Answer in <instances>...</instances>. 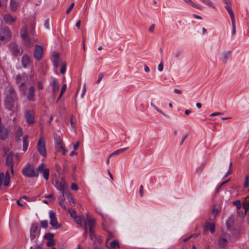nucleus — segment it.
I'll return each instance as SVG.
<instances>
[{
	"instance_id": "1",
	"label": "nucleus",
	"mask_w": 249,
	"mask_h": 249,
	"mask_svg": "<svg viewBox=\"0 0 249 249\" xmlns=\"http://www.w3.org/2000/svg\"><path fill=\"white\" fill-rule=\"evenodd\" d=\"M5 106L8 110H12L16 106L17 100L16 94L15 90L11 86H8L6 89Z\"/></svg>"
},
{
	"instance_id": "2",
	"label": "nucleus",
	"mask_w": 249,
	"mask_h": 249,
	"mask_svg": "<svg viewBox=\"0 0 249 249\" xmlns=\"http://www.w3.org/2000/svg\"><path fill=\"white\" fill-rule=\"evenodd\" d=\"M22 174L28 178L38 177V173L36 172L33 164L28 163L22 170Z\"/></svg>"
},
{
	"instance_id": "3",
	"label": "nucleus",
	"mask_w": 249,
	"mask_h": 249,
	"mask_svg": "<svg viewBox=\"0 0 249 249\" xmlns=\"http://www.w3.org/2000/svg\"><path fill=\"white\" fill-rule=\"evenodd\" d=\"M53 183L57 189L61 192L63 199L65 200V195H67L66 181L62 180L61 182H59L58 180H55L54 182L53 181Z\"/></svg>"
},
{
	"instance_id": "4",
	"label": "nucleus",
	"mask_w": 249,
	"mask_h": 249,
	"mask_svg": "<svg viewBox=\"0 0 249 249\" xmlns=\"http://www.w3.org/2000/svg\"><path fill=\"white\" fill-rule=\"evenodd\" d=\"M20 36L24 45L30 47L32 46L31 41L29 38L27 29L23 27L20 31Z\"/></svg>"
},
{
	"instance_id": "5",
	"label": "nucleus",
	"mask_w": 249,
	"mask_h": 249,
	"mask_svg": "<svg viewBox=\"0 0 249 249\" xmlns=\"http://www.w3.org/2000/svg\"><path fill=\"white\" fill-rule=\"evenodd\" d=\"M11 33L9 29L5 27L0 31V41L7 42L10 40Z\"/></svg>"
},
{
	"instance_id": "6",
	"label": "nucleus",
	"mask_w": 249,
	"mask_h": 249,
	"mask_svg": "<svg viewBox=\"0 0 249 249\" xmlns=\"http://www.w3.org/2000/svg\"><path fill=\"white\" fill-rule=\"evenodd\" d=\"M16 83L18 85L19 89L22 95L25 96L26 94V86L22 77L20 75L16 76Z\"/></svg>"
},
{
	"instance_id": "7",
	"label": "nucleus",
	"mask_w": 249,
	"mask_h": 249,
	"mask_svg": "<svg viewBox=\"0 0 249 249\" xmlns=\"http://www.w3.org/2000/svg\"><path fill=\"white\" fill-rule=\"evenodd\" d=\"M49 217L50 218V224L55 229L60 228L61 225L58 224L55 213L52 211L49 212Z\"/></svg>"
},
{
	"instance_id": "8",
	"label": "nucleus",
	"mask_w": 249,
	"mask_h": 249,
	"mask_svg": "<svg viewBox=\"0 0 249 249\" xmlns=\"http://www.w3.org/2000/svg\"><path fill=\"white\" fill-rule=\"evenodd\" d=\"M37 150L39 154L43 157L46 156V150L45 145V140L43 138H40L37 143Z\"/></svg>"
},
{
	"instance_id": "9",
	"label": "nucleus",
	"mask_w": 249,
	"mask_h": 249,
	"mask_svg": "<svg viewBox=\"0 0 249 249\" xmlns=\"http://www.w3.org/2000/svg\"><path fill=\"white\" fill-rule=\"evenodd\" d=\"M40 230L38 228L37 224H34L32 225L30 230V238L31 240H34L36 237L38 236L39 234Z\"/></svg>"
},
{
	"instance_id": "10",
	"label": "nucleus",
	"mask_w": 249,
	"mask_h": 249,
	"mask_svg": "<svg viewBox=\"0 0 249 249\" xmlns=\"http://www.w3.org/2000/svg\"><path fill=\"white\" fill-rule=\"evenodd\" d=\"M4 178V185L5 186H8L9 185L10 181L9 173L7 172L6 173L5 176L4 177V173L3 172H1L0 173V187L1 186L2 184Z\"/></svg>"
},
{
	"instance_id": "11",
	"label": "nucleus",
	"mask_w": 249,
	"mask_h": 249,
	"mask_svg": "<svg viewBox=\"0 0 249 249\" xmlns=\"http://www.w3.org/2000/svg\"><path fill=\"white\" fill-rule=\"evenodd\" d=\"M229 234L226 233H224L222 234L219 239V246L223 248L226 246V245L228 243V241L229 239Z\"/></svg>"
},
{
	"instance_id": "12",
	"label": "nucleus",
	"mask_w": 249,
	"mask_h": 249,
	"mask_svg": "<svg viewBox=\"0 0 249 249\" xmlns=\"http://www.w3.org/2000/svg\"><path fill=\"white\" fill-rule=\"evenodd\" d=\"M43 48L40 45H36L34 53V57L39 60L42 57Z\"/></svg>"
},
{
	"instance_id": "13",
	"label": "nucleus",
	"mask_w": 249,
	"mask_h": 249,
	"mask_svg": "<svg viewBox=\"0 0 249 249\" xmlns=\"http://www.w3.org/2000/svg\"><path fill=\"white\" fill-rule=\"evenodd\" d=\"M9 49L11 53L15 55L20 53V48L15 42H12L9 44Z\"/></svg>"
},
{
	"instance_id": "14",
	"label": "nucleus",
	"mask_w": 249,
	"mask_h": 249,
	"mask_svg": "<svg viewBox=\"0 0 249 249\" xmlns=\"http://www.w3.org/2000/svg\"><path fill=\"white\" fill-rule=\"evenodd\" d=\"M3 20L7 24H12L17 20L16 17H12L10 14H7L4 15Z\"/></svg>"
},
{
	"instance_id": "15",
	"label": "nucleus",
	"mask_w": 249,
	"mask_h": 249,
	"mask_svg": "<svg viewBox=\"0 0 249 249\" xmlns=\"http://www.w3.org/2000/svg\"><path fill=\"white\" fill-rule=\"evenodd\" d=\"M31 63L30 56L27 54H24L22 57V65L23 68H26L29 66Z\"/></svg>"
},
{
	"instance_id": "16",
	"label": "nucleus",
	"mask_w": 249,
	"mask_h": 249,
	"mask_svg": "<svg viewBox=\"0 0 249 249\" xmlns=\"http://www.w3.org/2000/svg\"><path fill=\"white\" fill-rule=\"evenodd\" d=\"M52 61L53 66L55 68H57L61 61V59L59 58V53H54L52 56Z\"/></svg>"
},
{
	"instance_id": "17",
	"label": "nucleus",
	"mask_w": 249,
	"mask_h": 249,
	"mask_svg": "<svg viewBox=\"0 0 249 249\" xmlns=\"http://www.w3.org/2000/svg\"><path fill=\"white\" fill-rule=\"evenodd\" d=\"M34 113L32 111L27 110L26 111L25 118L28 124H33L34 123Z\"/></svg>"
},
{
	"instance_id": "18",
	"label": "nucleus",
	"mask_w": 249,
	"mask_h": 249,
	"mask_svg": "<svg viewBox=\"0 0 249 249\" xmlns=\"http://www.w3.org/2000/svg\"><path fill=\"white\" fill-rule=\"evenodd\" d=\"M95 220L93 219H84V224L89 227V230H93L95 226Z\"/></svg>"
},
{
	"instance_id": "19",
	"label": "nucleus",
	"mask_w": 249,
	"mask_h": 249,
	"mask_svg": "<svg viewBox=\"0 0 249 249\" xmlns=\"http://www.w3.org/2000/svg\"><path fill=\"white\" fill-rule=\"evenodd\" d=\"M8 137L7 130L1 124H0V138L3 140H5Z\"/></svg>"
},
{
	"instance_id": "20",
	"label": "nucleus",
	"mask_w": 249,
	"mask_h": 249,
	"mask_svg": "<svg viewBox=\"0 0 249 249\" xmlns=\"http://www.w3.org/2000/svg\"><path fill=\"white\" fill-rule=\"evenodd\" d=\"M35 88L34 86H31L28 89V93L27 98L30 101H34L35 100Z\"/></svg>"
},
{
	"instance_id": "21",
	"label": "nucleus",
	"mask_w": 249,
	"mask_h": 249,
	"mask_svg": "<svg viewBox=\"0 0 249 249\" xmlns=\"http://www.w3.org/2000/svg\"><path fill=\"white\" fill-rule=\"evenodd\" d=\"M52 85H53V89H52V92L54 94H55L58 91V90L59 89V85L57 80L53 78V80Z\"/></svg>"
},
{
	"instance_id": "22",
	"label": "nucleus",
	"mask_w": 249,
	"mask_h": 249,
	"mask_svg": "<svg viewBox=\"0 0 249 249\" xmlns=\"http://www.w3.org/2000/svg\"><path fill=\"white\" fill-rule=\"evenodd\" d=\"M28 136L25 135L23 138V151L25 152L27 151L28 146Z\"/></svg>"
},
{
	"instance_id": "23",
	"label": "nucleus",
	"mask_w": 249,
	"mask_h": 249,
	"mask_svg": "<svg viewBox=\"0 0 249 249\" xmlns=\"http://www.w3.org/2000/svg\"><path fill=\"white\" fill-rule=\"evenodd\" d=\"M13 154L12 152L9 153L6 159V164L7 166H10L12 165V163L13 161Z\"/></svg>"
},
{
	"instance_id": "24",
	"label": "nucleus",
	"mask_w": 249,
	"mask_h": 249,
	"mask_svg": "<svg viewBox=\"0 0 249 249\" xmlns=\"http://www.w3.org/2000/svg\"><path fill=\"white\" fill-rule=\"evenodd\" d=\"M18 5V3L15 0H10V8L12 11H16Z\"/></svg>"
},
{
	"instance_id": "25",
	"label": "nucleus",
	"mask_w": 249,
	"mask_h": 249,
	"mask_svg": "<svg viewBox=\"0 0 249 249\" xmlns=\"http://www.w3.org/2000/svg\"><path fill=\"white\" fill-rule=\"evenodd\" d=\"M54 139L55 141V145L61 144L63 143L62 139L57 134L54 135Z\"/></svg>"
},
{
	"instance_id": "26",
	"label": "nucleus",
	"mask_w": 249,
	"mask_h": 249,
	"mask_svg": "<svg viewBox=\"0 0 249 249\" xmlns=\"http://www.w3.org/2000/svg\"><path fill=\"white\" fill-rule=\"evenodd\" d=\"M184 0L185 1V2L190 4L192 7H193L196 9H197L198 10H202V8L200 7H199L197 4L194 3L191 0Z\"/></svg>"
},
{
	"instance_id": "27",
	"label": "nucleus",
	"mask_w": 249,
	"mask_h": 249,
	"mask_svg": "<svg viewBox=\"0 0 249 249\" xmlns=\"http://www.w3.org/2000/svg\"><path fill=\"white\" fill-rule=\"evenodd\" d=\"M231 55V51H229L226 52H225L223 53V61H224L225 63L226 62L227 59L230 57Z\"/></svg>"
},
{
	"instance_id": "28",
	"label": "nucleus",
	"mask_w": 249,
	"mask_h": 249,
	"mask_svg": "<svg viewBox=\"0 0 249 249\" xmlns=\"http://www.w3.org/2000/svg\"><path fill=\"white\" fill-rule=\"evenodd\" d=\"M66 195V196L68 195V198L69 199V201L71 206L74 207L75 206V203L74 202V199L71 196V194L68 193V194H67V195Z\"/></svg>"
},
{
	"instance_id": "29",
	"label": "nucleus",
	"mask_w": 249,
	"mask_h": 249,
	"mask_svg": "<svg viewBox=\"0 0 249 249\" xmlns=\"http://www.w3.org/2000/svg\"><path fill=\"white\" fill-rule=\"evenodd\" d=\"M127 149V148L126 147V148H122V149H120L117 150L115 151L114 152H113L112 153H111L109 155V157H112L113 156H114V155H119L120 153H121L122 152H124V150H125Z\"/></svg>"
},
{
	"instance_id": "30",
	"label": "nucleus",
	"mask_w": 249,
	"mask_h": 249,
	"mask_svg": "<svg viewBox=\"0 0 249 249\" xmlns=\"http://www.w3.org/2000/svg\"><path fill=\"white\" fill-rule=\"evenodd\" d=\"M225 8L227 9V11L228 12V13L230 15L231 20L234 19L233 12L232 10L231 9V8L229 6H226Z\"/></svg>"
},
{
	"instance_id": "31",
	"label": "nucleus",
	"mask_w": 249,
	"mask_h": 249,
	"mask_svg": "<svg viewBox=\"0 0 249 249\" xmlns=\"http://www.w3.org/2000/svg\"><path fill=\"white\" fill-rule=\"evenodd\" d=\"M22 135V130L20 128L18 129L16 133V140L17 141L20 140V137Z\"/></svg>"
},
{
	"instance_id": "32",
	"label": "nucleus",
	"mask_w": 249,
	"mask_h": 249,
	"mask_svg": "<svg viewBox=\"0 0 249 249\" xmlns=\"http://www.w3.org/2000/svg\"><path fill=\"white\" fill-rule=\"evenodd\" d=\"M73 219L77 224L79 225L81 227L82 226V219L81 216L75 215Z\"/></svg>"
},
{
	"instance_id": "33",
	"label": "nucleus",
	"mask_w": 249,
	"mask_h": 249,
	"mask_svg": "<svg viewBox=\"0 0 249 249\" xmlns=\"http://www.w3.org/2000/svg\"><path fill=\"white\" fill-rule=\"evenodd\" d=\"M110 246L111 249H115L116 248H119V243L116 240H114L111 242Z\"/></svg>"
},
{
	"instance_id": "34",
	"label": "nucleus",
	"mask_w": 249,
	"mask_h": 249,
	"mask_svg": "<svg viewBox=\"0 0 249 249\" xmlns=\"http://www.w3.org/2000/svg\"><path fill=\"white\" fill-rule=\"evenodd\" d=\"M42 173H43V177L45 179L47 180L49 177V169H45Z\"/></svg>"
},
{
	"instance_id": "35",
	"label": "nucleus",
	"mask_w": 249,
	"mask_h": 249,
	"mask_svg": "<svg viewBox=\"0 0 249 249\" xmlns=\"http://www.w3.org/2000/svg\"><path fill=\"white\" fill-rule=\"evenodd\" d=\"M54 236V235L53 233H47L45 234L44 237L47 240H50L53 239Z\"/></svg>"
},
{
	"instance_id": "36",
	"label": "nucleus",
	"mask_w": 249,
	"mask_h": 249,
	"mask_svg": "<svg viewBox=\"0 0 249 249\" xmlns=\"http://www.w3.org/2000/svg\"><path fill=\"white\" fill-rule=\"evenodd\" d=\"M220 211V208L219 206H214L213 211L212 213L213 214L214 216L215 217Z\"/></svg>"
},
{
	"instance_id": "37",
	"label": "nucleus",
	"mask_w": 249,
	"mask_h": 249,
	"mask_svg": "<svg viewBox=\"0 0 249 249\" xmlns=\"http://www.w3.org/2000/svg\"><path fill=\"white\" fill-rule=\"evenodd\" d=\"M202 2H203L204 3H205V4L211 7H213V8H214V6L213 3V2L212 1H211L210 0H200Z\"/></svg>"
},
{
	"instance_id": "38",
	"label": "nucleus",
	"mask_w": 249,
	"mask_h": 249,
	"mask_svg": "<svg viewBox=\"0 0 249 249\" xmlns=\"http://www.w3.org/2000/svg\"><path fill=\"white\" fill-rule=\"evenodd\" d=\"M45 166V164L43 163H41L39 166L37 167L36 171V172H38L39 173V172H42L43 170L45 169L44 167Z\"/></svg>"
},
{
	"instance_id": "39",
	"label": "nucleus",
	"mask_w": 249,
	"mask_h": 249,
	"mask_svg": "<svg viewBox=\"0 0 249 249\" xmlns=\"http://www.w3.org/2000/svg\"><path fill=\"white\" fill-rule=\"evenodd\" d=\"M66 62H62L61 63L60 72L62 74H64L66 71Z\"/></svg>"
},
{
	"instance_id": "40",
	"label": "nucleus",
	"mask_w": 249,
	"mask_h": 249,
	"mask_svg": "<svg viewBox=\"0 0 249 249\" xmlns=\"http://www.w3.org/2000/svg\"><path fill=\"white\" fill-rule=\"evenodd\" d=\"M46 245L48 247H52L55 245V240L54 239L48 240Z\"/></svg>"
},
{
	"instance_id": "41",
	"label": "nucleus",
	"mask_w": 249,
	"mask_h": 249,
	"mask_svg": "<svg viewBox=\"0 0 249 249\" xmlns=\"http://www.w3.org/2000/svg\"><path fill=\"white\" fill-rule=\"evenodd\" d=\"M41 225L43 228H47L48 226V223L47 220H43L40 222Z\"/></svg>"
},
{
	"instance_id": "42",
	"label": "nucleus",
	"mask_w": 249,
	"mask_h": 249,
	"mask_svg": "<svg viewBox=\"0 0 249 249\" xmlns=\"http://www.w3.org/2000/svg\"><path fill=\"white\" fill-rule=\"evenodd\" d=\"M63 148H64V147L62 145V143L55 145V149L58 152H60Z\"/></svg>"
},
{
	"instance_id": "43",
	"label": "nucleus",
	"mask_w": 249,
	"mask_h": 249,
	"mask_svg": "<svg viewBox=\"0 0 249 249\" xmlns=\"http://www.w3.org/2000/svg\"><path fill=\"white\" fill-rule=\"evenodd\" d=\"M231 166H232V163H231V162H230V165H229V170L228 171V172L226 173V174L224 178H226L227 176H228L229 175H230L232 174V170L231 169Z\"/></svg>"
},
{
	"instance_id": "44",
	"label": "nucleus",
	"mask_w": 249,
	"mask_h": 249,
	"mask_svg": "<svg viewBox=\"0 0 249 249\" xmlns=\"http://www.w3.org/2000/svg\"><path fill=\"white\" fill-rule=\"evenodd\" d=\"M231 23H232V35H234L235 34V20H231Z\"/></svg>"
},
{
	"instance_id": "45",
	"label": "nucleus",
	"mask_w": 249,
	"mask_h": 249,
	"mask_svg": "<svg viewBox=\"0 0 249 249\" xmlns=\"http://www.w3.org/2000/svg\"><path fill=\"white\" fill-rule=\"evenodd\" d=\"M60 199H61V201H60L59 202V205L63 208H64V209H66V207L64 204V200L63 199V196H60Z\"/></svg>"
},
{
	"instance_id": "46",
	"label": "nucleus",
	"mask_w": 249,
	"mask_h": 249,
	"mask_svg": "<svg viewBox=\"0 0 249 249\" xmlns=\"http://www.w3.org/2000/svg\"><path fill=\"white\" fill-rule=\"evenodd\" d=\"M249 186V177L247 176L245 178V181L244 183L245 187H248Z\"/></svg>"
},
{
	"instance_id": "47",
	"label": "nucleus",
	"mask_w": 249,
	"mask_h": 249,
	"mask_svg": "<svg viewBox=\"0 0 249 249\" xmlns=\"http://www.w3.org/2000/svg\"><path fill=\"white\" fill-rule=\"evenodd\" d=\"M44 26L45 28L47 29H49L50 28V24L49 23V19H46L44 23Z\"/></svg>"
},
{
	"instance_id": "48",
	"label": "nucleus",
	"mask_w": 249,
	"mask_h": 249,
	"mask_svg": "<svg viewBox=\"0 0 249 249\" xmlns=\"http://www.w3.org/2000/svg\"><path fill=\"white\" fill-rule=\"evenodd\" d=\"M210 231L212 233H213L215 231V225L214 223L211 224L210 227Z\"/></svg>"
},
{
	"instance_id": "49",
	"label": "nucleus",
	"mask_w": 249,
	"mask_h": 249,
	"mask_svg": "<svg viewBox=\"0 0 249 249\" xmlns=\"http://www.w3.org/2000/svg\"><path fill=\"white\" fill-rule=\"evenodd\" d=\"M74 6V3H73V2L71 3V5H70V6L69 7V8H68V9L67 10L66 13L67 14L69 13L70 12V11H71V10L73 8Z\"/></svg>"
},
{
	"instance_id": "50",
	"label": "nucleus",
	"mask_w": 249,
	"mask_h": 249,
	"mask_svg": "<svg viewBox=\"0 0 249 249\" xmlns=\"http://www.w3.org/2000/svg\"><path fill=\"white\" fill-rule=\"evenodd\" d=\"M89 236L91 240H93V238L95 237V235L93 232V230H89Z\"/></svg>"
},
{
	"instance_id": "51",
	"label": "nucleus",
	"mask_w": 249,
	"mask_h": 249,
	"mask_svg": "<svg viewBox=\"0 0 249 249\" xmlns=\"http://www.w3.org/2000/svg\"><path fill=\"white\" fill-rule=\"evenodd\" d=\"M243 208L245 210V212H247L249 208V203L245 202L243 205Z\"/></svg>"
},
{
	"instance_id": "52",
	"label": "nucleus",
	"mask_w": 249,
	"mask_h": 249,
	"mask_svg": "<svg viewBox=\"0 0 249 249\" xmlns=\"http://www.w3.org/2000/svg\"><path fill=\"white\" fill-rule=\"evenodd\" d=\"M233 203L236 206L238 209L241 207V204L239 201H234Z\"/></svg>"
},
{
	"instance_id": "53",
	"label": "nucleus",
	"mask_w": 249,
	"mask_h": 249,
	"mask_svg": "<svg viewBox=\"0 0 249 249\" xmlns=\"http://www.w3.org/2000/svg\"><path fill=\"white\" fill-rule=\"evenodd\" d=\"M71 189L76 191L78 190V187L75 183H72L71 185Z\"/></svg>"
},
{
	"instance_id": "54",
	"label": "nucleus",
	"mask_w": 249,
	"mask_h": 249,
	"mask_svg": "<svg viewBox=\"0 0 249 249\" xmlns=\"http://www.w3.org/2000/svg\"><path fill=\"white\" fill-rule=\"evenodd\" d=\"M104 76V73H100L98 79L97 80V83H99Z\"/></svg>"
},
{
	"instance_id": "55",
	"label": "nucleus",
	"mask_w": 249,
	"mask_h": 249,
	"mask_svg": "<svg viewBox=\"0 0 249 249\" xmlns=\"http://www.w3.org/2000/svg\"><path fill=\"white\" fill-rule=\"evenodd\" d=\"M67 86L66 84H64L61 88L60 94L63 95V93L65 91L66 89Z\"/></svg>"
},
{
	"instance_id": "56",
	"label": "nucleus",
	"mask_w": 249,
	"mask_h": 249,
	"mask_svg": "<svg viewBox=\"0 0 249 249\" xmlns=\"http://www.w3.org/2000/svg\"><path fill=\"white\" fill-rule=\"evenodd\" d=\"M158 69L160 71H162L163 69L162 62H161L160 64L158 65Z\"/></svg>"
},
{
	"instance_id": "57",
	"label": "nucleus",
	"mask_w": 249,
	"mask_h": 249,
	"mask_svg": "<svg viewBox=\"0 0 249 249\" xmlns=\"http://www.w3.org/2000/svg\"><path fill=\"white\" fill-rule=\"evenodd\" d=\"M71 217L74 218V216L75 215H77L76 214V211H75L74 210H72V211H71L70 210H69Z\"/></svg>"
},
{
	"instance_id": "58",
	"label": "nucleus",
	"mask_w": 249,
	"mask_h": 249,
	"mask_svg": "<svg viewBox=\"0 0 249 249\" xmlns=\"http://www.w3.org/2000/svg\"><path fill=\"white\" fill-rule=\"evenodd\" d=\"M203 170V166H201L197 168L196 172L198 174H200L202 172Z\"/></svg>"
},
{
	"instance_id": "59",
	"label": "nucleus",
	"mask_w": 249,
	"mask_h": 249,
	"mask_svg": "<svg viewBox=\"0 0 249 249\" xmlns=\"http://www.w3.org/2000/svg\"><path fill=\"white\" fill-rule=\"evenodd\" d=\"M88 226H87L86 225L84 224L83 227H84V229L85 230V232H84V236H85V237L86 238L87 237V233H88V228H87Z\"/></svg>"
},
{
	"instance_id": "60",
	"label": "nucleus",
	"mask_w": 249,
	"mask_h": 249,
	"mask_svg": "<svg viewBox=\"0 0 249 249\" xmlns=\"http://www.w3.org/2000/svg\"><path fill=\"white\" fill-rule=\"evenodd\" d=\"M73 116L72 115L71 119V124L73 128H74L75 132L76 131V127L75 125L74 124L73 120H72Z\"/></svg>"
},
{
	"instance_id": "61",
	"label": "nucleus",
	"mask_w": 249,
	"mask_h": 249,
	"mask_svg": "<svg viewBox=\"0 0 249 249\" xmlns=\"http://www.w3.org/2000/svg\"><path fill=\"white\" fill-rule=\"evenodd\" d=\"M143 186L141 185L140 187L139 192H140V196L141 197H142L143 196Z\"/></svg>"
},
{
	"instance_id": "62",
	"label": "nucleus",
	"mask_w": 249,
	"mask_h": 249,
	"mask_svg": "<svg viewBox=\"0 0 249 249\" xmlns=\"http://www.w3.org/2000/svg\"><path fill=\"white\" fill-rule=\"evenodd\" d=\"M155 28V24H152L149 28L148 31L151 32L153 33L154 31Z\"/></svg>"
},
{
	"instance_id": "63",
	"label": "nucleus",
	"mask_w": 249,
	"mask_h": 249,
	"mask_svg": "<svg viewBox=\"0 0 249 249\" xmlns=\"http://www.w3.org/2000/svg\"><path fill=\"white\" fill-rule=\"evenodd\" d=\"M59 108L61 112V113H62V112L63 111H65L66 110L65 107H64V106L63 105H60V106L59 107Z\"/></svg>"
},
{
	"instance_id": "64",
	"label": "nucleus",
	"mask_w": 249,
	"mask_h": 249,
	"mask_svg": "<svg viewBox=\"0 0 249 249\" xmlns=\"http://www.w3.org/2000/svg\"><path fill=\"white\" fill-rule=\"evenodd\" d=\"M37 86L39 89H42L43 88L42 84L40 82H37Z\"/></svg>"
}]
</instances>
